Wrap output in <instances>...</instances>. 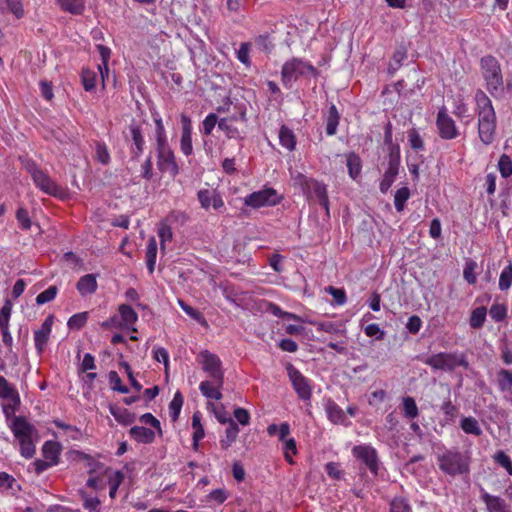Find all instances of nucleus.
Returning a JSON list of instances; mask_svg holds the SVG:
<instances>
[{"instance_id":"9b49d317","label":"nucleus","mask_w":512,"mask_h":512,"mask_svg":"<svg viewBox=\"0 0 512 512\" xmlns=\"http://www.w3.org/2000/svg\"><path fill=\"white\" fill-rule=\"evenodd\" d=\"M198 359L203 370L208 373L211 379L216 380L218 383L224 382V374L221 370V360L216 354H213L208 350H204L200 352Z\"/></svg>"},{"instance_id":"69168bd1","label":"nucleus","mask_w":512,"mask_h":512,"mask_svg":"<svg viewBox=\"0 0 512 512\" xmlns=\"http://www.w3.org/2000/svg\"><path fill=\"white\" fill-rule=\"evenodd\" d=\"M326 291L333 296V299L337 305H344L346 303L347 297L344 289L328 286Z\"/></svg>"},{"instance_id":"338daca9","label":"nucleus","mask_w":512,"mask_h":512,"mask_svg":"<svg viewBox=\"0 0 512 512\" xmlns=\"http://www.w3.org/2000/svg\"><path fill=\"white\" fill-rule=\"evenodd\" d=\"M207 498L210 502L222 504L228 499V492L222 488L215 489L208 494Z\"/></svg>"},{"instance_id":"4be33fe9","label":"nucleus","mask_w":512,"mask_h":512,"mask_svg":"<svg viewBox=\"0 0 512 512\" xmlns=\"http://www.w3.org/2000/svg\"><path fill=\"white\" fill-rule=\"evenodd\" d=\"M164 172H167L170 177L174 178L179 172V167L173 152L170 150L166 151L162 147V173Z\"/></svg>"},{"instance_id":"c756f323","label":"nucleus","mask_w":512,"mask_h":512,"mask_svg":"<svg viewBox=\"0 0 512 512\" xmlns=\"http://www.w3.org/2000/svg\"><path fill=\"white\" fill-rule=\"evenodd\" d=\"M279 142L284 148L289 151H293L296 146V137L294 132L285 125L281 126L279 131Z\"/></svg>"},{"instance_id":"72a5a7b5","label":"nucleus","mask_w":512,"mask_h":512,"mask_svg":"<svg viewBox=\"0 0 512 512\" xmlns=\"http://www.w3.org/2000/svg\"><path fill=\"white\" fill-rule=\"evenodd\" d=\"M487 309L484 306L477 307L472 310L469 325L473 329H480L486 320Z\"/></svg>"},{"instance_id":"f03ea898","label":"nucleus","mask_w":512,"mask_h":512,"mask_svg":"<svg viewBox=\"0 0 512 512\" xmlns=\"http://www.w3.org/2000/svg\"><path fill=\"white\" fill-rule=\"evenodd\" d=\"M474 98L478 115V135L484 145H489L495 138L496 113L492 101L484 91L478 89Z\"/></svg>"},{"instance_id":"a878e982","label":"nucleus","mask_w":512,"mask_h":512,"mask_svg":"<svg viewBox=\"0 0 512 512\" xmlns=\"http://www.w3.org/2000/svg\"><path fill=\"white\" fill-rule=\"evenodd\" d=\"M239 434L238 425L229 418L228 427L225 430V436L220 440L221 448L227 450L237 440Z\"/></svg>"},{"instance_id":"cd10ccee","label":"nucleus","mask_w":512,"mask_h":512,"mask_svg":"<svg viewBox=\"0 0 512 512\" xmlns=\"http://www.w3.org/2000/svg\"><path fill=\"white\" fill-rule=\"evenodd\" d=\"M129 433L131 438L140 443H151L155 438L154 431L143 426H134Z\"/></svg>"},{"instance_id":"e433bc0d","label":"nucleus","mask_w":512,"mask_h":512,"mask_svg":"<svg viewBox=\"0 0 512 512\" xmlns=\"http://www.w3.org/2000/svg\"><path fill=\"white\" fill-rule=\"evenodd\" d=\"M410 195L411 193L408 187H401L395 192L394 206L397 212H402L404 210Z\"/></svg>"},{"instance_id":"864d4df0","label":"nucleus","mask_w":512,"mask_h":512,"mask_svg":"<svg viewBox=\"0 0 512 512\" xmlns=\"http://www.w3.org/2000/svg\"><path fill=\"white\" fill-rule=\"evenodd\" d=\"M57 292L58 288L56 286H50L48 289L37 295L36 303L38 305H43L45 303L52 301L56 297Z\"/></svg>"},{"instance_id":"4d7b16f0","label":"nucleus","mask_w":512,"mask_h":512,"mask_svg":"<svg viewBox=\"0 0 512 512\" xmlns=\"http://www.w3.org/2000/svg\"><path fill=\"white\" fill-rule=\"evenodd\" d=\"M494 460L512 476V460L504 451H498Z\"/></svg>"},{"instance_id":"4c0bfd02","label":"nucleus","mask_w":512,"mask_h":512,"mask_svg":"<svg viewBox=\"0 0 512 512\" xmlns=\"http://www.w3.org/2000/svg\"><path fill=\"white\" fill-rule=\"evenodd\" d=\"M251 44L249 42H243L240 44L239 49L236 51V58L246 67L250 68L252 61L250 59Z\"/></svg>"},{"instance_id":"b1692460","label":"nucleus","mask_w":512,"mask_h":512,"mask_svg":"<svg viewBox=\"0 0 512 512\" xmlns=\"http://www.w3.org/2000/svg\"><path fill=\"white\" fill-rule=\"evenodd\" d=\"M0 398L11 400L14 406L20 404V397L17 390L9 384L3 376H0Z\"/></svg>"},{"instance_id":"13d9d810","label":"nucleus","mask_w":512,"mask_h":512,"mask_svg":"<svg viewBox=\"0 0 512 512\" xmlns=\"http://www.w3.org/2000/svg\"><path fill=\"white\" fill-rule=\"evenodd\" d=\"M408 140L411 148L415 151L424 150V142L416 129H411L408 133Z\"/></svg>"},{"instance_id":"052dcab7","label":"nucleus","mask_w":512,"mask_h":512,"mask_svg":"<svg viewBox=\"0 0 512 512\" xmlns=\"http://www.w3.org/2000/svg\"><path fill=\"white\" fill-rule=\"evenodd\" d=\"M16 219L23 230H29L31 228V219L25 208L21 207L16 211Z\"/></svg>"},{"instance_id":"bb28decb","label":"nucleus","mask_w":512,"mask_h":512,"mask_svg":"<svg viewBox=\"0 0 512 512\" xmlns=\"http://www.w3.org/2000/svg\"><path fill=\"white\" fill-rule=\"evenodd\" d=\"M61 10L73 15H81L85 10V0H56Z\"/></svg>"},{"instance_id":"dca6fc26","label":"nucleus","mask_w":512,"mask_h":512,"mask_svg":"<svg viewBox=\"0 0 512 512\" xmlns=\"http://www.w3.org/2000/svg\"><path fill=\"white\" fill-rule=\"evenodd\" d=\"M480 498L485 504L487 512H511L506 500L500 496L492 495L483 490Z\"/></svg>"},{"instance_id":"774afa93","label":"nucleus","mask_w":512,"mask_h":512,"mask_svg":"<svg viewBox=\"0 0 512 512\" xmlns=\"http://www.w3.org/2000/svg\"><path fill=\"white\" fill-rule=\"evenodd\" d=\"M325 471L330 478L335 480H340L343 476V471L340 469L339 463L336 462H328L325 465Z\"/></svg>"},{"instance_id":"ddd939ff","label":"nucleus","mask_w":512,"mask_h":512,"mask_svg":"<svg viewBox=\"0 0 512 512\" xmlns=\"http://www.w3.org/2000/svg\"><path fill=\"white\" fill-rule=\"evenodd\" d=\"M53 322L54 316L48 315L43 321L41 327L34 332V344L39 355H41L47 347Z\"/></svg>"},{"instance_id":"680f3d73","label":"nucleus","mask_w":512,"mask_h":512,"mask_svg":"<svg viewBox=\"0 0 512 512\" xmlns=\"http://www.w3.org/2000/svg\"><path fill=\"white\" fill-rule=\"evenodd\" d=\"M218 122L219 120L215 113L208 114L202 122L203 133L205 135H210L216 124L218 125Z\"/></svg>"},{"instance_id":"37998d69","label":"nucleus","mask_w":512,"mask_h":512,"mask_svg":"<svg viewBox=\"0 0 512 512\" xmlns=\"http://www.w3.org/2000/svg\"><path fill=\"white\" fill-rule=\"evenodd\" d=\"M389 512H412V508L404 497H394L390 502Z\"/></svg>"},{"instance_id":"0eeeda50","label":"nucleus","mask_w":512,"mask_h":512,"mask_svg":"<svg viewBox=\"0 0 512 512\" xmlns=\"http://www.w3.org/2000/svg\"><path fill=\"white\" fill-rule=\"evenodd\" d=\"M400 167V149L399 146L391 145L388 157L387 168L383 174V179L379 184V190L385 194L389 191L396 180Z\"/></svg>"},{"instance_id":"603ef678","label":"nucleus","mask_w":512,"mask_h":512,"mask_svg":"<svg viewBox=\"0 0 512 512\" xmlns=\"http://www.w3.org/2000/svg\"><path fill=\"white\" fill-rule=\"evenodd\" d=\"M489 314L495 322H501L507 317V308L503 304H493Z\"/></svg>"},{"instance_id":"c85d7f7f","label":"nucleus","mask_w":512,"mask_h":512,"mask_svg":"<svg viewBox=\"0 0 512 512\" xmlns=\"http://www.w3.org/2000/svg\"><path fill=\"white\" fill-rule=\"evenodd\" d=\"M340 114L334 104H332L328 109V114L326 117V133L329 136H333L337 132V127L339 125Z\"/></svg>"},{"instance_id":"4468645a","label":"nucleus","mask_w":512,"mask_h":512,"mask_svg":"<svg viewBox=\"0 0 512 512\" xmlns=\"http://www.w3.org/2000/svg\"><path fill=\"white\" fill-rule=\"evenodd\" d=\"M32 179L36 187L48 195L57 196L62 191L61 187L42 169L37 172Z\"/></svg>"},{"instance_id":"3c124183","label":"nucleus","mask_w":512,"mask_h":512,"mask_svg":"<svg viewBox=\"0 0 512 512\" xmlns=\"http://www.w3.org/2000/svg\"><path fill=\"white\" fill-rule=\"evenodd\" d=\"M83 87L86 91H92L95 88L96 74L89 69H83L81 74Z\"/></svg>"},{"instance_id":"20e7f679","label":"nucleus","mask_w":512,"mask_h":512,"mask_svg":"<svg viewBox=\"0 0 512 512\" xmlns=\"http://www.w3.org/2000/svg\"><path fill=\"white\" fill-rule=\"evenodd\" d=\"M434 370L452 372L457 367L469 368L467 356L463 352H439L428 356L424 361Z\"/></svg>"},{"instance_id":"473e14b6","label":"nucleus","mask_w":512,"mask_h":512,"mask_svg":"<svg viewBox=\"0 0 512 512\" xmlns=\"http://www.w3.org/2000/svg\"><path fill=\"white\" fill-rule=\"evenodd\" d=\"M157 249L156 239L154 237L150 238L146 250V266L150 274L155 270Z\"/></svg>"},{"instance_id":"5fc2aeb1","label":"nucleus","mask_w":512,"mask_h":512,"mask_svg":"<svg viewBox=\"0 0 512 512\" xmlns=\"http://www.w3.org/2000/svg\"><path fill=\"white\" fill-rule=\"evenodd\" d=\"M95 154L97 161L101 164L107 165L110 162V154L105 143H96Z\"/></svg>"},{"instance_id":"8fccbe9b","label":"nucleus","mask_w":512,"mask_h":512,"mask_svg":"<svg viewBox=\"0 0 512 512\" xmlns=\"http://www.w3.org/2000/svg\"><path fill=\"white\" fill-rule=\"evenodd\" d=\"M498 168L502 177H510L512 175V161L510 157L503 154L498 161Z\"/></svg>"},{"instance_id":"a19ab883","label":"nucleus","mask_w":512,"mask_h":512,"mask_svg":"<svg viewBox=\"0 0 512 512\" xmlns=\"http://www.w3.org/2000/svg\"><path fill=\"white\" fill-rule=\"evenodd\" d=\"M512 285V263L509 264L502 270L498 286L501 291L508 290Z\"/></svg>"},{"instance_id":"bf43d9fd","label":"nucleus","mask_w":512,"mask_h":512,"mask_svg":"<svg viewBox=\"0 0 512 512\" xmlns=\"http://www.w3.org/2000/svg\"><path fill=\"white\" fill-rule=\"evenodd\" d=\"M7 10L11 12L17 19L24 16V9L21 0H4Z\"/></svg>"},{"instance_id":"412c9836","label":"nucleus","mask_w":512,"mask_h":512,"mask_svg":"<svg viewBox=\"0 0 512 512\" xmlns=\"http://www.w3.org/2000/svg\"><path fill=\"white\" fill-rule=\"evenodd\" d=\"M97 287L98 284L95 274H86L82 276L76 284V288L81 296H86L95 293Z\"/></svg>"},{"instance_id":"f8f14e48","label":"nucleus","mask_w":512,"mask_h":512,"mask_svg":"<svg viewBox=\"0 0 512 512\" xmlns=\"http://www.w3.org/2000/svg\"><path fill=\"white\" fill-rule=\"evenodd\" d=\"M279 202L280 198L277 196V192L273 188L253 192L244 198V204L252 208L276 205Z\"/></svg>"},{"instance_id":"6e6552de","label":"nucleus","mask_w":512,"mask_h":512,"mask_svg":"<svg viewBox=\"0 0 512 512\" xmlns=\"http://www.w3.org/2000/svg\"><path fill=\"white\" fill-rule=\"evenodd\" d=\"M288 377L293 389L301 400H310L312 397V386L310 380L305 377L293 364L286 366Z\"/></svg>"},{"instance_id":"58836bf2","label":"nucleus","mask_w":512,"mask_h":512,"mask_svg":"<svg viewBox=\"0 0 512 512\" xmlns=\"http://www.w3.org/2000/svg\"><path fill=\"white\" fill-rule=\"evenodd\" d=\"M347 167L350 177L355 180L359 176L362 168L360 157L356 154H350L347 157Z\"/></svg>"},{"instance_id":"e2e57ef3","label":"nucleus","mask_w":512,"mask_h":512,"mask_svg":"<svg viewBox=\"0 0 512 512\" xmlns=\"http://www.w3.org/2000/svg\"><path fill=\"white\" fill-rule=\"evenodd\" d=\"M217 193L215 191H210L208 189H202L198 192V200L201 204V207L204 209H208L212 204V198Z\"/></svg>"},{"instance_id":"5701e85b","label":"nucleus","mask_w":512,"mask_h":512,"mask_svg":"<svg viewBox=\"0 0 512 512\" xmlns=\"http://www.w3.org/2000/svg\"><path fill=\"white\" fill-rule=\"evenodd\" d=\"M497 385L500 392L511 395L509 401L512 404V371L500 369L497 372Z\"/></svg>"},{"instance_id":"a211bd4d","label":"nucleus","mask_w":512,"mask_h":512,"mask_svg":"<svg viewBox=\"0 0 512 512\" xmlns=\"http://www.w3.org/2000/svg\"><path fill=\"white\" fill-rule=\"evenodd\" d=\"M222 385L223 382L218 383L216 380L211 379L202 381L199 385V389L204 397L213 400H220L222 398V393L220 391Z\"/></svg>"},{"instance_id":"79ce46f5","label":"nucleus","mask_w":512,"mask_h":512,"mask_svg":"<svg viewBox=\"0 0 512 512\" xmlns=\"http://www.w3.org/2000/svg\"><path fill=\"white\" fill-rule=\"evenodd\" d=\"M183 396L181 392L177 391L169 404V414L173 421L178 419L181 408L183 406Z\"/></svg>"},{"instance_id":"c9c22d12","label":"nucleus","mask_w":512,"mask_h":512,"mask_svg":"<svg viewBox=\"0 0 512 512\" xmlns=\"http://www.w3.org/2000/svg\"><path fill=\"white\" fill-rule=\"evenodd\" d=\"M178 303H179L180 307L182 308V310L188 316H190L192 319L197 321L201 326L208 327V322H207L206 318L204 317V315L199 310H197V309L193 308L192 306L186 304L182 300H179Z\"/></svg>"},{"instance_id":"39448f33","label":"nucleus","mask_w":512,"mask_h":512,"mask_svg":"<svg viewBox=\"0 0 512 512\" xmlns=\"http://www.w3.org/2000/svg\"><path fill=\"white\" fill-rule=\"evenodd\" d=\"M294 184L299 186L308 197H314L329 215V199L326 185L304 174L298 173L293 177Z\"/></svg>"},{"instance_id":"f704fd0d","label":"nucleus","mask_w":512,"mask_h":512,"mask_svg":"<svg viewBox=\"0 0 512 512\" xmlns=\"http://www.w3.org/2000/svg\"><path fill=\"white\" fill-rule=\"evenodd\" d=\"M460 427L466 434L475 436H480L482 434V430L477 419L472 416L464 417L460 422Z\"/></svg>"},{"instance_id":"de8ad7c7","label":"nucleus","mask_w":512,"mask_h":512,"mask_svg":"<svg viewBox=\"0 0 512 512\" xmlns=\"http://www.w3.org/2000/svg\"><path fill=\"white\" fill-rule=\"evenodd\" d=\"M54 424L57 428L63 429L64 433L71 439L79 440L81 438V432L77 427L66 424L61 420H55Z\"/></svg>"},{"instance_id":"f257e3e1","label":"nucleus","mask_w":512,"mask_h":512,"mask_svg":"<svg viewBox=\"0 0 512 512\" xmlns=\"http://www.w3.org/2000/svg\"><path fill=\"white\" fill-rule=\"evenodd\" d=\"M479 67L484 86L492 97L500 98L504 91L512 94V75L504 81L501 64L495 56L485 55L481 57Z\"/></svg>"},{"instance_id":"6e6d98bb","label":"nucleus","mask_w":512,"mask_h":512,"mask_svg":"<svg viewBox=\"0 0 512 512\" xmlns=\"http://www.w3.org/2000/svg\"><path fill=\"white\" fill-rule=\"evenodd\" d=\"M75 454L82 460L86 461V465L89 468V473L92 474L100 469L102 464L95 460L92 456L89 454L82 452V451H75Z\"/></svg>"},{"instance_id":"2f4dec72","label":"nucleus","mask_w":512,"mask_h":512,"mask_svg":"<svg viewBox=\"0 0 512 512\" xmlns=\"http://www.w3.org/2000/svg\"><path fill=\"white\" fill-rule=\"evenodd\" d=\"M402 411L405 418L413 420L419 416V409L416 401L411 396L402 398Z\"/></svg>"},{"instance_id":"423d86ee","label":"nucleus","mask_w":512,"mask_h":512,"mask_svg":"<svg viewBox=\"0 0 512 512\" xmlns=\"http://www.w3.org/2000/svg\"><path fill=\"white\" fill-rule=\"evenodd\" d=\"M315 68L310 63L303 61L299 58H292L291 60L284 63L281 70V81L287 89L292 88L294 82H296L301 76L314 73Z\"/></svg>"},{"instance_id":"49530a36","label":"nucleus","mask_w":512,"mask_h":512,"mask_svg":"<svg viewBox=\"0 0 512 512\" xmlns=\"http://www.w3.org/2000/svg\"><path fill=\"white\" fill-rule=\"evenodd\" d=\"M87 315V312H81L72 315L67 322L68 327L72 330H80L85 326L87 322Z\"/></svg>"},{"instance_id":"09e8293b","label":"nucleus","mask_w":512,"mask_h":512,"mask_svg":"<svg viewBox=\"0 0 512 512\" xmlns=\"http://www.w3.org/2000/svg\"><path fill=\"white\" fill-rule=\"evenodd\" d=\"M20 444V453L25 458H32L36 452L32 437L18 440Z\"/></svg>"},{"instance_id":"a18cd8bd","label":"nucleus","mask_w":512,"mask_h":512,"mask_svg":"<svg viewBox=\"0 0 512 512\" xmlns=\"http://www.w3.org/2000/svg\"><path fill=\"white\" fill-rule=\"evenodd\" d=\"M283 443V452L284 458L289 464H294V460L292 458L293 455L297 454V446L294 438H289L285 440Z\"/></svg>"},{"instance_id":"393cba45","label":"nucleus","mask_w":512,"mask_h":512,"mask_svg":"<svg viewBox=\"0 0 512 512\" xmlns=\"http://www.w3.org/2000/svg\"><path fill=\"white\" fill-rule=\"evenodd\" d=\"M42 453L44 459L50 461L52 464L57 465L59 463V455L61 453V446L59 443L54 441H47L42 447Z\"/></svg>"},{"instance_id":"f3484780","label":"nucleus","mask_w":512,"mask_h":512,"mask_svg":"<svg viewBox=\"0 0 512 512\" xmlns=\"http://www.w3.org/2000/svg\"><path fill=\"white\" fill-rule=\"evenodd\" d=\"M182 134L180 139V148L185 156L192 154V124L189 117L182 115Z\"/></svg>"},{"instance_id":"0e129e2a","label":"nucleus","mask_w":512,"mask_h":512,"mask_svg":"<svg viewBox=\"0 0 512 512\" xmlns=\"http://www.w3.org/2000/svg\"><path fill=\"white\" fill-rule=\"evenodd\" d=\"M84 500L83 507L89 512H100L101 502L97 497H88L84 492L82 493Z\"/></svg>"},{"instance_id":"1a4fd4ad","label":"nucleus","mask_w":512,"mask_h":512,"mask_svg":"<svg viewBox=\"0 0 512 512\" xmlns=\"http://www.w3.org/2000/svg\"><path fill=\"white\" fill-rule=\"evenodd\" d=\"M436 127L439 137L443 140H453L460 135L459 128L454 119L447 113L444 107L437 112Z\"/></svg>"},{"instance_id":"2eb2a0df","label":"nucleus","mask_w":512,"mask_h":512,"mask_svg":"<svg viewBox=\"0 0 512 512\" xmlns=\"http://www.w3.org/2000/svg\"><path fill=\"white\" fill-rule=\"evenodd\" d=\"M10 429L17 440L32 437L35 428L24 416H15L10 424Z\"/></svg>"},{"instance_id":"7ed1b4c3","label":"nucleus","mask_w":512,"mask_h":512,"mask_svg":"<svg viewBox=\"0 0 512 512\" xmlns=\"http://www.w3.org/2000/svg\"><path fill=\"white\" fill-rule=\"evenodd\" d=\"M439 469L446 475L457 476L469 473V457L458 450H445L437 455Z\"/></svg>"},{"instance_id":"6ab92c4d","label":"nucleus","mask_w":512,"mask_h":512,"mask_svg":"<svg viewBox=\"0 0 512 512\" xmlns=\"http://www.w3.org/2000/svg\"><path fill=\"white\" fill-rule=\"evenodd\" d=\"M326 413L328 419L335 425L348 426L346 413L344 410L334 401H329L326 406Z\"/></svg>"},{"instance_id":"c03bdc74","label":"nucleus","mask_w":512,"mask_h":512,"mask_svg":"<svg viewBox=\"0 0 512 512\" xmlns=\"http://www.w3.org/2000/svg\"><path fill=\"white\" fill-rule=\"evenodd\" d=\"M97 50L102 60V64L99 65V70L102 78L104 79V74H108V62L111 56V50L110 48L104 45H97Z\"/></svg>"},{"instance_id":"ea45409f","label":"nucleus","mask_w":512,"mask_h":512,"mask_svg":"<svg viewBox=\"0 0 512 512\" xmlns=\"http://www.w3.org/2000/svg\"><path fill=\"white\" fill-rule=\"evenodd\" d=\"M218 128L222 130L228 138H241L239 129L230 123L229 118H221L218 122Z\"/></svg>"},{"instance_id":"9d476101","label":"nucleus","mask_w":512,"mask_h":512,"mask_svg":"<svg viewBox=\"0 0 512 512\" xmlns=\"http://www.w3.org/2000/svg\"><path fill=\"white\" fill-rule=\"evenodd\" d=\"M352 455L360 460L373 475L378 474L379 458L374 447L368 444L356 445L352 448Z\"/></svg>"},{"instance_id":"7c9ffc66","label":"nucleus","mask_w":512,"mask_h":512,"mask_svg":"<svg viewBox=\"0 0 512 512\" xmlns=\"http://www.w3.org/2000/svg\"><path fill=\"white\" fill-rule=\"evenodd\" d=\"M121 322H123V326L125 328H130L137 320V313L134 311V309L126 304H122L119 306V313H118Z\"/></svg>"},{"instance_id":"aec40b11","label":"nucleus","mask_w":512,"mask_h":512,"mask_svg":"<svg viewBox=\"0 0 512 512\" xmlns=\"http://www.w3.org/2000/svg\"><path fill=\"white\" fill-rule=\"evenodd\" d=\"M126 138H130L133 141L136 155L142 152L144 145L142 125L132 121L128 127V132H126Z\"/></svg>"}]
</instances>
